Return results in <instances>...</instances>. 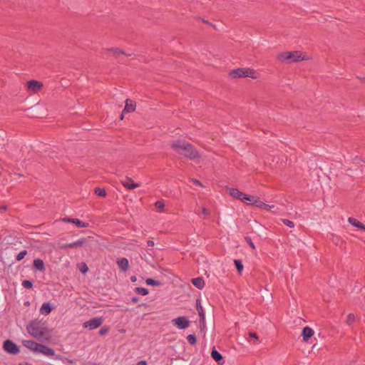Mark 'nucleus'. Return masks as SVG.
<instances>
[{"label": "nucleus", "mask_w": 365, "mask_h": 365, "mask_svg": "<svg viewBox=\"0 0 365 365\" xmlns=\"http://www.w3.org/2000/svg\"><path fill=\"white\" fill-rule=\"evenodd\" d=\"M78 268L83 274H86L88 271V267L85 262L78 264Z\"/></svg>", "instance_id": "obj_29"}, {"label": "nucleus", "mask_w": 365, "mask_h": 365, "mask_svg": "<svg viewBox=\"0 0 365 365\" xmlns=\"http://www.w3.org/2000/svg\"><path fill=\"white\" fill-rule=\"evenodd\" d=\"M174 324L180 329H185L188 327L190 321L185 317H179L173 319Z\"/></svg>", "instance_id": "obj_8"}, {"label": "nucleus", "mask_w": 365, "mask_h": 365, "mask_svg": "<svg viewBox=\"0 0 365 365\" xmlns=\"http://www.w3.org/2000/svg\"><path fill=\"white\" fill-rule=\"evenodd\" d=\"M355 321V316L354 314H349L347 316L346 323L348 324H352Z\"/></svg>", "instance_id": "obj_37"}, {"label": "nucleus", "mask_w": 365, "mask_h": 365, "mask_svg": "<svg viewBox=\"0 0 365 365\" xmlns=\"http://www.w3.org/2000/svg\"><path fill=\"white\" fill-rule=\"evenodd\" d=\"M43 87V83L40 81L31 80L27 82L28 90L34 93H37Z\"/></svg>", "instance_id": "obj_9"}, {"label": "nucleus", "mask_w": 365, "mask_h": 365, "mask_svg": "<svg viewBox=\"0 0 365 365\" xmlns=\"http://www.w3.org/2000/svg\"><path fill=\"white\" fill-rule=\"evenodd\" d=\"M73 224H75L78 227H88V223L84 222L78 219L75 218Z\"/></svg>", "instance_id": "obj_28"}, {"label": "nucleus", "mask_w": 365, "mask_h": 365, "mask_svg": "<svg viewBox=\"0 0 365 365\" xmlns=\"http://www.w3.org/2000/svg\"><path fill=\"white\" fill-rule=\"evenodd\" d=\"M257 197V196H256V195H250L247 194V196H245V202L249 201V202L247 203L248 205H254L255 200H256Z\"/></svg>", "instance_id": "obj_27"}, {"label": "nucleus", "mask_w": 365, "mask_h": 365, "mask_svg": "<svg viewBox=\"0 0 365 365\" xmlns=\"http://www.w3.org/2000/svg\"><path fill=\"white\" fill-rule=\"evenodd\" d=\"M302 52L300 51H295L292 52H283L277 55V59L282 62L292 63L298 62L304 60L302 57Z\"/></svg>", "instance_id": "obj_3"}, {"label": "nucleus", "mask_w": 365, "mask_h": 365, "mask_svg": "<svg viewBox=\"0 0 365 365\" xmlns=\"http://www.w3.org/2000/svg\"><path fill=\"white\" fill-rule=\"evenodd\" d=\"M227 190H229V194L232 197L245 202V196H247V194H245V193L240 191L238 189L234 188V187H227Z\"/></svg>", "instance_id": "obj_11"}, {"label": "nucleus", "mask_w": 365, "mask_h": 365, "mask_svg": "<svg viewBox=\"0 0 365 365\" xmlns=\"http://www.w3.org/2000/svg\"><path fill=\"white\" fill-rule=\"evenodd\" d=\"M121 182L123 185L128 190H133L140 187L138 183L134 182L133 180L128 177H125L123 180H121Z\"/></svg>", "instance_id": "obj_13"}, {"label": "nucleus", "mask_w": 365, "mask_h": 365, "mask_svg": "<svg viewBox=\"0 0 365 365\" xmlns=\"http://www.w3.org/2000/svg\"><path fill=\"white\" fill-rule=\"evenodd\" d=\"M7 210V206L6 205H1L0 206V212H3Z\"/></svg>", "instance_id": "obj_46"}, {"label": "nucleus", "mask_w": 365, "mask_h": 365, "mask_svg": "<svg viewBox=\"0 0 365 365\" xmlns=\"http://www.w3.org/2000/svg\"><path fill=\"white\" fill-rule=\"evenodd\" d=\"M3 349L6 352L14 355L19 354L20 351L19 346L10 339L4 341Z\"/></svg>", "instance_id": "obj_5"}, {"label": "nucleus", "mask_w": 365, "mask_h": 365, "mask_svg": "<svg viewBox=\"0 0 365 365\" xmlns=\"http://www.w3.org/2000/svg\"><path fill=\"white\" fill-rule=\"evenodd\" d=\"M199 316H200V329L201 330H203L205 328V312L204 311L203 312H200L198 313Z\"/></svg>", "instance_id": "obj_22"}, {"label": "nucleus", "mask_w": 365, "mask_h": 365, "mask_svg": "<svg viewBox=\"0 0 365 365\" xmlns=\"http://www.w3.org/2000/svg\"><path fill=\"white\" fill-rule=\"evenodd\" d=\"M22 286L26 289H31L33 287V282L30 280H24Z\"/></svg>", "instance_id": "obj_33"}, {"label": "nucleus", "mask_w": 365, "mask_h": 365, "mask_svg": "<svg viewBox=\"0 0 365 365\" xmlns=\"http://www.w3.org/2000/svg\"><path fill=\"white\" fill-rule=\"evenodd\" d=\"M203 21H204L205 24H210V23L209 21H205V20H204Z\"/></svg>", "instance_id": "obj_54"}, {"label": "nucleus", "mask_w": 365, "mask_h": 365, "mask_svg": "<svg viewBox=\"0 0 365 365\" xmlns=\"http://www.w3.org/2000/svg\"><path fill=\"white\" fill-rule=\"evenodd\" d=\"M155 205L160 210H163L164 208V207H165V204H164V202L163 200L157 201L155 203Z\"/></svg>", "instance_id": "obj_38"}, {"label": "nucleus", "mask_w": 365, "mask_h": 365, "mask_svg": "<svg viewBox=\"0 0 365 365\" xmlns=\"http://www.w3.org/2000/svg\"><path fill=\"white\" fill-rule=\"evenodd\" d=\"M357 78L359 79H360L363 83H365V78H361V77H359V76H358Z\"/></svg>", "instance_id": "obj_52"}, {"label": "nucleus", "mask_w": 365, "mask_h": 365, "mask_svg": "<svg viewBox=\"0 0 365 365\" xmlns=\"http://www.w3.org/2000/svg\"><path fill=\"white\" fill-rule=\"evenodd\" d=\"M103 319L102 317H95L86 321L83 323V328H88L90 330L95 329L101 326Z\"/></svg>", "instance_id": "obj_6"}, {"label": "nucleus", "mask_w": 365, "mask_h": 365, "mask_svg": "<svg viewBox=\"0 0 365 365\" xmlns=\"http://www.w3.org/2000/svg\"><path fill=\"white\" fill-rule=\"evenodd\" d=\"M202 212L203 214H205V215H209V214H210V212H209L208 210H207V209H206L205 207H203V208H202Z\"/></svg>", "instance_id": "obj_47"}, {"label": "nucleus", "mask_w": 365, "mask_h": 365, "mask_svg": "<svg viewBox=\"0 0 365 365\" xmlns=\"http://www.w3.org/2000/svg\"><path fill=\"white\" fill-rule=\"evenodd\" d=\"M170 145V148L178 155L189 160H195L200 158L199 152L194 145L185 140H176L172 141Z\"/></svg>", "instance_id": "obj_1"}, {"label": "nucleus", "mask_w": 365, "mask_h": 365, "mask_svg": "<svg viewBox=\"0 0 365 365\" xmlns=\"http://www.w3.org/2000/svg\"><path fill=\"white\" fill-rule=\"evenodd\" d=\"M234 263L237 270V272L240 274L244 268L242 261L240 259H235Z\"/></svg>", "instance_id": "obj_25"}, {"label": "nucleus", "mask_w": 365, "mask_h": 365, "mask_svg": "<svg viewBox=\"0 0 365 365\" xmlns=\"http://www.w3.org/2000/svg\"><path fill=\"white\" fill-rule=\"evenodd\" d=\"M86 239L83 237L74 242L61 245L59 247L61 250H66L68 248H74L77 247H82L86 243Z\"/></svg>", "instance_id": "obj_10"}, {"label": "nucleus", "mask_w": 365, "mask_h": 365, "mask_svg": "<svg viewBox=\"0 0 365 365\" xmlns=\"http://www.w3.org/2000/svg\"><path fill=\"white\" fill-rule=\"evenodd\" d=\"M125 108L120 115V120L123 119L125 113L133 112V111H135V108H136L135 102L131 99L127 98L125 100Z\"/></svg>", "instance_id": "obj_7"}, {"label": "nucleus", "mask_w": 365, "mask_h": 365, "mask_svg": "<svg viewBox=\"0 0 365 365\" xmlns=\"http://www.w3.org/2000/svg\"><path fill=\"white\" fill-rule=\"evenodd\" d=\"M360 230H363V231H365V225L362 224L360 227H359Z\"/></svg>", "instance_id": "obj_51"}, {"label": "nucleus", "mask_w": 365, "mask_h": 365, "mask_svg": "<svg viewBox=\"0 0 365 365\" xmlns=\"http://www.w3.org/2000/svg\"><path fill=\"white\" fill-rule=\"evenodd\" d=\"M33 266L36 269V270H38V271H41V272H44L46 268H45V264H44V262L42 259H35L33 262Z\"/></svg>", "instance_id": "obj_18"}, {"label": "nucleus", "mask_w": 365, "mask_h": 365, "mask_svg": "<svg viewBox=\"0 0 365 365\" xmlns=\"http://www.w3.org/2000/svg\"><path fill=\"white\" fill-rule=\"evenodd\" d=\"M139 365H146L147 363L145 361H141L138 363Z\"/></svg>", "instance_id": "obj_50"}, {"label": "nucleus", "mask_w": 365, "mask_h": 365, "mask_svg": "<svg viewBox=\"0 0 365 365\" xmlns=\"http://www.w3.org/2000/svg\"><path fill=\"white\" fill-rule=\"evenodd\" d=\"M348 222L349 223H350L351 225L357 227L359 229L360 226L363 224L361 223V222H359V220H357L356 219L352 217H350L348 218Z\"/></svg>", "instance_id": "obj_24"}, {"label": "nucleus", "mask_w": 365, "mask_h": 365, "mask_svg": "<svg viewBox=\"0 0 365 365\" xmlns=\"http://www.w3.org/2000/svg\"><path fill=\"white\" fill-rule=\"evenodd\" d=\"M364 54L365 55V53Z\"/></svg>", "instance_id": "obj_55"}, {"label": "nucleus", "mask_w": 365, "mask_h": 365, "mask_svg": "<svg viewBox=\"0 0 365 365\" xmlns=\"http://www.w3.org/2000/svg\"><path fill=\"white\" fill-rule=\"evenodd\" d=\"M262 202H263L260 200V199L257 197V199L255 200V204L253 206H255L258 208H261Z\"/></svg>", "instance_id": "obj_40"}, {"label": "nucleus", "mask_w": 365, "mask_h": 365, "mask_svg": "<svg viewBox=\"0 0 365 365\" xmlns=\"http://www.w3.org/2000/svg\"><path fill=\"white\" fill-rule=\"evenodd\" d=\"M190 181L194 183L195 185H200V186H202L203 187V185H202L201 182L197 179H195V178H192L190 180Z\"/></svg>", "instance_id": "obj_43"}, {"label": "nucleus", "mask_w": 365, "mask_h": 365, "mask_svg": "<svg viewBox=\"0 0 365 365\" xmlns=\"http://www.w3.org/2000/svg\"><path fill=\"white\" fill-rule=\"evenodd\" d=\"M249 336L252 339H258V336L255 332H250Z\"/></svg>", "instance_id": "obj_44"}, {"label": "nucleus", "mask_w": 365, "mask_h": 365, "mask_svg": "<svg viewBox=\"0 0 365 365\" xmlns=\"http://www.w3.org/2000/svg\"><path fill=\"white\" fill-rule=\"evenodd\" d=\"M74 219H75V218L63 217V218H62V219H61V221H62V222H64L73 223V222H74Z\"/></svg>", "instance_id": "obj_42"}, {"label": "nucleus", "mask_w": 365, "mask_h": 365, "mask_svg": "<svg viewBox=\"0 0 365 365\" xmlns=\"http://www.w3.org/2000/svg\"><path fill=\"white\" fill-rule=\"evenodd\" d=\"M212 358L217 362L219 365H223L225 363V360L223 359L222 355L217 351L215 348L212 349L211 351Z\"/></svg>", "instance_id": "obj_15"}, {"label": "nucleus", "mask_w": 365, "mask_h": 365, "mask_svg": "<svg viewBox=\"0 0 365 365\" xmlns=\"http://www.w3.org/2000/svg\"><path fill=\"white\" fill-rule=\"evenodd\" d=\"M23 345L29 349L37 353L39 343H37L32 340H24L22 341Z\"/></svg>", "instance_id": "obj_14"}, {"label": "nucleus", "mask_w": 365, "mask_h": 365, "mask_svg": "<svg viewBox=\"0 0 365 365\" xmlns=\"http://www.w3.org/2000/svg\"><path fill=\"white\" fill-rule=\"evenodd\" d=\"M117 264L120 269L124 272L127 271L129 267V262L127 258L122 257L117 259Z\"/></svg>", "instance_id": "obj_17"}, {"label": "nucleus", "mask_w": 365, "mask_h": 365, "mask_svg": "<svg viewBox=\"0 0 365 365\" xmlns=\"http://www.w3.org/2000/svg\"><path fill=\"white\" fill-rule=\"evenodd\" d=\"M130 280H131V282H136V281H137V277H136V276H132V277H130Z\"/></svg>", "instance_id": "obj_49"}, {"label": "nucleus", "mask_w": 365, "mask_h": 365, "mask_svg": "<svg viewBox=\"0 0 365 365\" xmlns=\"http://www.w3.org/2000/svg\"><path fill=\"white\" fill-rule=\"evenodd\" d=\"M146 284L148 285H151V286H159L161 284L160 282L153 279L152 278L147 279Z\"/></svg>", "instance_id": "obj_30"}, {"label": "nucleus", "mask_w": 365, "mask_h": 365, "mask_svg": "<svg viewBox=\"0 0 365 365\" xmlns=\"http://www.w3.org/2000/svg\"><path fill=\"white\" fill-rule=\"evenodd\" d=\"M187 339L191 345H195L197 343V338L195 334H189L187 336Z\"/></svg>", "instance_id": "obj_31"}, {"label": "nucleus", "mask_w": 365, "mask_h": 365, "mask_svg": "<svg viewBox=\"0 0 365 365\" xmlns=\"http://www.w3.org/2000/svg\"><path fill=\"white\" fill-rule=\"evenodd\" d=\"M138 301H139V298L137 297H133L132 298V302H134V303H137Z\"/></svg>", "instance_id": "obj_48"}, {"label": "nucleus", "mask_w": 365, "mask_h": 365, "mask_svg": "<svg viewBox=\"0 0 365 365\" xmlns=\"http://www.w3.org/2000/svg\"><path fill=\"white\" fill-rule=\"evenodd\" d=\"M37 353H41L45 356H53L55 351L46 345L39 344Z\"/></svg>", "instance_id": "obj_12"}, {"label": "nucleus", "mask_w": 365, "mask_h": 365, "mask_svg": "<svg viewBox=\"0 0 365 365\" xmlns=\"http://www.w3.org/2000/svg\"><path fill=\"white\" fill-rule=\"evenodd\" d=\"M196 309H197V312L199 313L200 312H203L204 309L201 305V299L200 298H197L196 299Z\"/></svg>", "instance_id": "obj_34"}, {"label": "nucleus", "mask_w": 365, "mask_h": 365, "mask_svg": "<svg viewBox=\"0 0 365 365\" xmlns=\"http://www.w3.org/2000/svg\"><path fill=\"white\" fill-rule=\"evenodd\" d=\"M191 282L199 289H202L205 287V281L202 277L193 278Z\"/></svg>", "instance_id": "obj_19"}, {"label": "nucleus", "mask_w": 365, "mask_h": 365, "mask_svg": "<svg viewBox=\"0 0 365 365\" xmlns=\"http://www.w3.org/2000/svg\"><path fill=\"white\" fill-rule=\"evenodd\" d=\"M314 335V331L309 327H305L302 329V336L304 341H308L309 339Z\"/></svg>", "instance_id": "obj_16"}, {"label": "nucleus", "mask_w": 365, "mask_h": 365, "mask_svg": "<svg viewBox=\"0 0 365 365\" xmlns=\"http://www.w3.org/2000/svg\"><path fill=\"white\" fill-rule=\"evenodd\" d=\"M282 222H283L285 225H287V226H288V227H292H292H294V223L292 221L289 220H287V219H283V220H282Z\"/></svg>", "instance_id": "obj_39"}, {"label": "nucleus", "mask_w": 365, "mask_h": 365, "mask_svg": "<svg viewBox=\"0 0 365 365\" xmlns=\"http://www.w3.org/2000/svg\"><path fill=\"white\" fill-rule=\"evenodd\" d=\"M154 245L155 244H154V242L153 240H149L147 241L148 247H153V246H154Z\"/></svg>", "instance_id": "obj_45"}, {"label": "nucleus", "mask_w": 365, "mask_h": 365, "mask_svg": "<svg viewBox=\"0 0 365 365\" xmlns=\"http://www.w3.org/2000/svg\"><path fill=\"white\" fill-rule=\"evenodd\" d=\"M27 250H24L22 251H21L16 257V261H21L22 260L25 256L27 255Z\"/></svg>", "instance_id": "obj_32"}, {"label": "nucleus", "mask_w": 365, "mask_h": 365, "mask_svg": "<svg viewBox=\"0 0 365 365\" xmlns=\"http://www.w3.org/2000/svg\"><path fill=\"white\" fill-rule=\"evenodd\" d=\"M94 193L100 197H106V191L104 188L101 187H96L94 190Z\"/></svg>", "instance_id": "obj_26"}, {"label": "nucleus", "mask_w": 365, "mask_h": 365, "mask_svg": "<svg viewBox=\"0 0 365 365\" xmlns=\"http://www.w3.org/2000/svg\"><path fill=\"white\" fill-rule=\"evenodd\" d=\"M51 311H52V307L49 302L43 303L40 309L41 314H44V315H48V314H50L51 312Z\"/></svg>", "instance_id": "obj_20"}, {"label": "nucleus", "mask_w": 365, "mask_h": 365, "mask_svg": "<svg viewBox=\"0 0 365 365\" xmlns=\"http://www.w3.org/2000/svg\"><path fill=\"white\" fill-rule=\"evenodd\" d=\"M273 207H274V205L271 206V205H269L268 204L262 202V207H261L260 209H263V210H269Z\"/></svg>", "instance_id": "obj_41"}, {"label": "nucleus", "mask_w": 365, "mask_h": 365, "mask_svg": "<svg viewBox=\"0 0 365 365\" xmlns=\"http://www.w3.org/2000/svg\"><path fill=\"white\" fill-rule=\"evenodd\" d=\"M26 330L31 336L37 339H41L48 333V329L44 326V323L37 319L31 321L26 326Z\"/></svg>", "instance_id": "obj_2"}, {"label": "nucleus", "mask_w": 365, "mask_h": 365, "mask_svg": "<svg viewBox=\"0 0 365 365\" xmlns=\"http://www.w3.org/2000/svg\"><path fill=\"white\" fill-rule=\"evenodd\" d=\"M106 51H110V52H113L114 53V55L123 54V55H125V56H130V54H126L122 49H120L119 48H107Z\"/></svg>", "instance_id": "obj_21"}, {"label": "nucleus", "mask_w": 365, "mask_h": 365, "mask_svg": "<svg viewBox=\"0 0 365 365\" xmlns=\"http://www.w3.org/2000/svg\"><path fill=\"white\" fill-rule=\"evenodd\" d=\"M256 72L252 68H238L236 69H233L229 73V76L232 78H242V77H250L254 79H256L257 76L255 75Z\"/></svg>", "instance_id": "obj_4"}, {"label": "nucleus", "mask_w": 365, "mask_h": 365, "mask_svg": "<svg viewBox=\"0 0 365 365\" xmlns=\"http://www.w3.org/2000/svg\"><path fill=\"white\" fill-rule=\"evenodd\" d=\"M245 240L252 247V250H255V246L252 242L251 237L246 236L245 237Z\"/></svg>", "instance_id": "obj_36"}, {"label": "nucleus", "mask_w": 365, "mask_h": 365, "mask_svg": "<svg viewBox=\"0 0 365 365\" xmlns=\"http://www.w3.org/2000/svg\"><path fill=\"white\" fill-rule=\"evenodd\" d=\"M108 331H109V328L108 327H103L99 331H98V334L101 335V336H103V335H106L108 333Z\"/></svg>", "instance_id": "obj_35"}, {"label": "nucleus", "mask_w": 365, "mask_h": 365, "mask_svg": "<svg viewBox=\"0 0 365 365\" xmlns=\"http://www.w3.org/2000/svg\"><path fill=\"white\" fill-rule=\"evenodd\" d=\"M134 292L138 294H140L143 296H145L149 293L148 289L145 287H136L135 288Z\"/></svg>", "instance_id": "obj_23"}, {"label": "nucleus", "mask_w": 365, "mask_h": 365, "mask_svg": "<svg viewBox=\"0 0 365 365\" xmlns=\"http://www.w3.org/2000/svg\"><path fill=\"white\" fill-rule=\"evenodd\" d=\"M19 365H31V364L28 362H24V363H20Z\"/></svg>", "instance_id": "obj_53"}]
</instances>
